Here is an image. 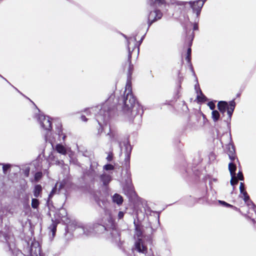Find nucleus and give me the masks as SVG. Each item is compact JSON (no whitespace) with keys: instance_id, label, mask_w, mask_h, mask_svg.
Returning <instances> with one entry per match:
<instances>
[{"instance_id":"1","label":"nucleus","mask_w":256,"mask_h":256,"mask_svg":"<svg viewBox=\"0 0 256 256\" xmlns=\"http://www.w3.org/2000/svg\"><path fill=\"white\" fill-rule=\"evenodd\" d=\"M128 78L124 92L126 98L123 100L122 111L128 116L132 118L137 114L138 106H136V98L132 93L130 76L134 69L133 66L128 65Z\"/></svg>"},{"instance_id":"2","label":"nucleus","mask_w":256,"mask_h":256,"mask_svg":"<svg viewBox=\"0 0 256 256\" xmlns=\"http://www.w3.org/2000/svg\"><path fill=\"white\" fill-rule=\"evenodd\" d=\"M134 238L135 239L134 246L136 250L140 252H146L147 248L145 245V242H146L149 244H151L150 238L146 236L144 237L140 228L137 226L136 228Z\"/></svg>"},{"instance_id":"3","label":"nucleus","mask_w":256,"mask_h":256,"mask_svg":"<svg viewBox=\"0 0 256 256\" xmlns=\"http://www.w3.org/2000/svg\"><path fill=\"white\" fill-rule=\"evenodd\" d=\"M194 38V32L193 31L189 30L187 32V36H186L184 42V47L187 48V51L185 60L188 64H191V55L192 42Z\"/></svg>"},{"instance_id":"4","label":"nucleus","mask_w":256,"mask_h":256,"mask_svg":"<svg viewBox=\"0 0 256 256\" xmlns=\"http://www.w3.org/2000/svg\"><path fill=\"white\" fill-rule=\"evenodd\" d=\"M142 40L141 39L140 42H138L136 38H130L128 40V60L126 62V64H131L132 54L136 51L137 54L139 53L140 46Z\"/></svg>"},{"instance_id":"5","label":"nucleus","mask_w":256,"mask_h":256,"mask_svg":"<svg viewBox=\"0 0 256 256\" xmlns=\"http://www.w3.org/2000/svg\"><path fill=\"white\" fill-rule=\"evenodd\" d=\"M235 102L234 101H231L228 104L224 101H220L218 103V107L219 110L223 114L227 111L228 118L230 119L235 108Z\"/></svg>"},{"instance_id":"6","label":"nucleus","mask_w":256,"mask_h":256,"mask_svg":"<svg viewBox=\"0 0 256 256\" xmlns=\"http://www.w3.org/2000/svg\"><path fill=\"white\" fill-rule=\"evenodd\" d=\"M163 16L162 12L159 10H155L150 12L148 18V28L154 22L162 18Z\"/></svg>"},{"instance_id":"7","label":"nucleus","mask_w":256,"mask_h":256,"mask_svg":"<svg viewBox=\"0 0 256 256\" xmlns=\"http://www.w3.org/2000/svg\"><path fill=\"white\" fill-rule=\"evenodd\" d=\"M206 0H198L194 2H190L189 4L192 8L194 12H196L197 16H198L201 12L202 7L203 6Z\"/></svg>"},{"instance_id":"8","label":"nucleus","mask_w":256,"mask_h":256,"mask_svg":"<svg viewBox=\"0 0 256 256\" xmlns=\"http://www.w3.org/2000/svg\"><path fill=\"white\" fill-rule=\"evenodd\" d=\"M38 120L41 126L45 130H50L52 128V124L48 117H46L43 115H40Z\"/></svg>"},{"instance_id":"9","label":"nucleus","mask_w":256,"mask_h":256,"mask_svg":"<svg viewBox=\"0 0 256 256\" xmlns=\"http://www.w3.org/2000/svg\"><path fill=\"white\" fill-rule=\"evenodd\" d=\"M112 98H110L106 102V104H104L103 106H102V108L100 110V116H98V118H97V120L99 124H100V120H102V114L105 112H106V114H104V120L106 119V120L107 119H108V112H106V109H108V105L110 102V99Z\"/></svg>"},{"instance_id":"10","label":"nucleus","mask_w":256,"mask_h":256,"mask_svg":"<svg viewBox=\"0 0 256 256\" xmlns=\"http://www.w3.org/2000/svg\"><path fill=\"white\" fill-rule=\"evenodd\" d=\"M240 194L242 195V197L245 202L246 203L248 206H250L251 204L252 205V202L249 200L250 198L246 192L244 190V186L243 182L240 183Z\"/></svg>"},{"instance_id":"11","label":"nucleus","mask_w":256,"mask_h":256,"mask_svg":"<svg viewBox=\"0 0 256 256\" xmlns=\"http://www.w3.org/2000/svg\"><path fill=\"white\" fill-rule=\"evenodd\" d=\"M196 82L197 84L195 86V90L197 93V99L198 102H204L206 100V97L202 94L201 90L200 88L199 85L198 84V80L196 78Z\"/></svg>"},{"instance_id":"12","label":"nucleus","mask_w":256,"mask_h":256,"mask_svg":"<svg viewBox=\"0 0 256 256\" xmlns=\"http://www.w3.org/2000/svg\"><path fill=\"white\" fill-rule=\"evenodd\" d=\"M56 150L58 152L64 155H65L68 151V149L60 144L56 146Z\"/></svg>"},{"instance_id":"13","label":"nucleus","mask_w":256,"mask_h":256,"mask_svg":"<svg viewBox=\"0 0 256 256\" xmlns=\"http://www.w3.org/2000/svg\"><path fill=\"white\" fill-rule=\"evenodd\" d=\"M166 4V0H152L150 5L152 6H162Z\"/></svg>"},{"instance_id":"14","label":"nucleus","mask_w":256,"mask_h":256,"mask_svg":"<svg viewBox=\"0 0 256 256\" xmlns=\"http://www.w3.org/2000/svg\"><path fill=\"white\" fill-rule=\"evenodd\" d=\"M228 169L231 176L236 175V166L234 164L230 162L228 164Z\"/></svg>"},{"instance_id":"15","label":"nucleus","mask_w":256,"mask_h":256,"mask_svg":"<svg viewBox=\"0 0 256 256\" xmlns=\"http://www.w3.org/2000/svg\"><path fill=\"white\" fill-rule=\"evenodd\" d=\"M114 202L118 204H120L122 202V196L118 194H115L112 198Z\"/></svg>"},{"instance_id":"16","label":"nucleus","mask_w":256,"mask_h":256,"mask_svg":"<svg viewBox=\"0 0 256 256\" xmlns=\"http://www.w3.org/2000/svg\"><path fill=\"white\" fill-rule=\"evenodd\" d=\"M42 190V188L40 185L38 184V185L36 186L34 188V196L36 198L38 197L39 196L40 193L41 192Z\"/></svg>"},{"instance_id":"17","label":"nucleus","mask_w":256,"mask_h":256,"mask_svg":"<svg viewBox=\"0 0 256 256\" xmlns=\"http://www.w3.org/2000/svg\"><path fill=\"white\" fill-rule=\"evenodd\" d=\"M220 114L216 110H214L212 113V117L214 122H216L220 118Z\"/></svg>"},{"instance_id":"18","label":"nucleus","mask_w":256,"mask_h":256,"mask_svg":"<svg viewBox=\"0 0 256 256\" xmlns=\"http://www.w3.org/2000/svg\"><path fill=\"white\" fill-rule=\"evenodd\" d=\"M102 180L104 184L108 183L111 180L110 176L109 175L104 174L101 176Z\"/></svg>"},{"instance_id":"19","label":"nucleus","mask_w":256,"mask_h":256,"mask_svg":"<svg viewBox=\"0 0 256 256\" xmlns=\"http://www.w3.org/2000/svg\"><path fill=\"white\" fill-rule=\"evenodd\" d=\"M232 150H230V152L228 154V156H229L230 158L232 161H234L235 160L236 156H235V154H234V150L233 146H232Z\"/></svg>"},{"instance_id":"20","label":"nucleus","mask_w":256,"mask_h":256,"mask_svg":"<svg viewBox=\"0 0 256 256\" xmlns=\"http://www.w3.org/2000/svg\"><path fill=\"white\" fill-rule=\"evenodd\" d=\"M38 200L36 198H32V206L34 208H36L38 207Z\"/></svg>"},{"instance_id":"21","label":"nucleus","mask_w":256,"mask_h":256,"mask_svg":"<svg viewBox=\"0 0 256 256\" xmlns=\"http://www.w3.org/2000/svg\"><path fill=\"white\" fill-rule=\"evenodd\" d=\"M231 180H230V184L232 186H234L236 184H237L238 182V180L236 176V175L231 176Z\"/></svg>"},{"instance_id":"22","label":"nucleus","mask_w":256,"mask_h":256,"mask_svg":"<svg viewBox=\"0 0 256 256\" xmlns=\"http://www.w3.org/2000/svg\"><path fill=\"white\" fill-rule=\"evenodd\" d=\"M51 228V231L52 232V237H54V236H55V234H56V224L53 223L51 226H50V227Z\"/></svg>"},{"instance_id":"23","label":"nucleus","mask_w":256,"mask_h":256,"mask_svg":"<svg viewBox=\"0 0 256 256\" xmlns=\"http://www.w3.org/2000/svg\"><path fill=\"white\" fill-rule=\"evenodd\" d=\"M218 202H219V203L221 204H222L224 205L225 206L234 208V209L237 210L236 208L233 206L232 205H231L229 204H228L224 201L219 200Z\"/></svg>"},{"instance_id":"24","label":"nucleus","mask_w":256,"mask_h":256,"mask_svg":"<svg viewBox=\"0 0 256 256\" xmlns=\"http://www.w3.org/2000/svg\"><path fill=\"white\" fill-rule=\"evenodd\" d=\"M42 176V173L41 172H38L34 175V179L36 181L38 180Z\"/></svg>"},{"instance_id":"25","label":"nucleus","mask_w":256,"mask_h":256,"mask_svg":"<svg viewBox=\"0 0 256 256\" xmlns=\"http://www.w3.org/2000/svg\"><path fill=\"white\" fill-rule=\"evenodd\" d=\"M114 168V166L110 164H106L104 166V169L106 170H113Z\"/></svg>"},{"instance_id":"26","label":"nucleus","mask_w":256,"mask_h":256,"mask_svg":"<svg viewBox=\"0 0 256 256\" xmlns=\"http://www.w3.org/2000/svg\"><path fill=\"white\" fill-rule=\"evenodd\" d=\"M208 106H209V108H210V110H214L215 106H216L215 104L213 102H209L208 104Z\"/></svg>"},{"instance_id":"27","label":"nucleus","mask_w":256,"mask_h":256,"mask_svg":"<svg viewBox=\"0 0 256 256\" xmlns=\"http://www.w3.org/2000/svg\"><path fill=\"white\" fill-rule=\"evenodd\" d=\"M198 24H196V23H194V24L193 30H186V36H187V32H188L189 30L193 31V32H194V30H198Z\"/></svg>"},{"instance_id":"28","label":"nucleus","mask_w":256,"mask_h":256,"mask_svg":"<svg viewBox=\"0 0 256 256\" xmlns=\"http://www.w3.org/2000/svg\"><path fill=\"white\" fill-rule=\"evenodd\" d=\"M58 186V184L57 183L56 185V186L54 188H53L51 192L50 193V194L49 195L50 198L52 197L54 195V194L56 192V187Z\"/></svg>"},{"instance_id":"29","label":"nucleus","mask_w":256,"mask_h":256,"mask_svg":"<svg viewBox=\"0 0 256 256\" xmlns=\"http://www.w3.org/2000/svg\"><path fill=\"white\" fill-rule=\"evenodd\" d=\"M237 178L240 180H244V176L242 172H240L237 174Z\"/></svg>"},{"instance_id":"30","label":"nucleus","mask_w":256,"mask_h":256,"mask_svg":"<svg viewBox=\"0 0 256 256\" xmlns=\"http://www.w3.org/2000/svg\"><path fill=\"white\" fill-rule=\"evenodd\" d=\"M10 167L9 164H3L2 169L4 173H6L7 170H8Z\"/></svg>"},{"instance_id":"31","label":"nucleus","mask_w":256,"mask_h":256,"mask_svg":"<svg viewBox=\"0 0 256 256\" xmlns=\"http://www.w3.org/2000/svg\"><path fill=\"white\" fill-rule=\"evenodd\" d=\"M124 216V214L122 212H120L119 213H118V217L120 218H121L123 217Z\"/></svg>"},{"instance_id":"32","label":"nucleus","mask_w":256,"mask_h":256,"mask_svg":"<svg viewBox=\"0 0 256 256\" xmlns=\"http://www.w3.org/2000/svg\"><path fill=\"white\" fill-rule=\"evenodd\" d=\"M60 214H66L65 210L64 209L60 210Z\"/></svg>"},{"instance_id":"33","label":"nucleus","mask_w":256,"mask_h":256,"mask_svg":"<svg viewBox=\"0 0 256 256\" xmlns=\"http://www.w3.org/2000/svg\"><path fill=\"white\" fill-rule=\"evenodd\" d=\"M98 228L101 230H106V228L104 226H98Z\"/></svg>"},{"instance_id":"34","label":"nucleus","mask_w":256,"mask_h":256,"mask_svg":"<svg viewBox=\"0 0 256 256\" xmlns=\"http://www.w3.org/2000/svg\"><path fill=\"white\" fill-rule=\"evenodd\" d=\"M81 119H82V120H83V121H84V122L86 121V118L85 116H81Z\"/></svg>"},{"instance_id":"35","label":"nucleus","mask_w":256,"mask_h":256,"mask_svg":"<svg viewBox=\"0 0 256 256\" xmlns=\"http://www.w3.org/2000/svg\"><path fill=\"white\" fill-rule=\"evenodd\" d=\"M106 128H108V126L106 125H104V126L102 128V129L104 130L105 132Z\"/></svg>"},{"instance_id":"36","label":"nucleus","mask_w":256,"mask_h":256,"mask_svg":"<svg viewBox=\"0 0 256 256\" xmlns=\"http://www.w3.org/2000/svg\"><path fill=\"white\" fill-rule=\"evenodd\" d=\"M28 172H29V170H28V171L26 172V176H28Z\"/></svg>"},{"instance_id":"37","label":"nucleus","mask_w":256,"mask_h":256,"mask_svg":"<svg viewBox=\"0 0 256 256\" xmlns=\"http://www.w3.org/2000/svg\"><path fill=\"white\" fill-rule=\"evenodd\" d=\"M96 108H92L91 109V110H92V111H93V112H94V110H96Z\"/></svg>"},{"instance_id":"38","label":"nucleus","mask_w":256,"mask_h":256,"mask_svg":"<svg viewBox=\"0 0 256 256\" xmlns=\"http://www.w3.org/2000/svg\"><path fill=\"white\" fill-rule=\"evenodd\" d=\"M62 184H60V188H62Z\"/></svg>"},{"instance_id":"39","label":"nucleus","mask_w":256,"mask_h":256,"mask_svg":"<svg viewBox=\"0 0 256 256\" xmlns=\"http://www.w3.org/2000/svg\"><path fill=\"white\" fill-rule=\"evenodd\" d=\"M84 232L86 233V234H89L87 232H86V231L84 230Z\"/></svg>"},{"instance_id":"40","label":"nucleus","mask_w":256,"mask_h":256,"mask_svg":"<svg viewBox=\"0 0 256 256\" xmlns=\"http://www.w3.org/2000/svg\"><path fill=\"white\" fill-rule=\"evenodd\" d=\"M108 160H111V158L110 156L108 157Z\"/></svg>"}]
</instances>
